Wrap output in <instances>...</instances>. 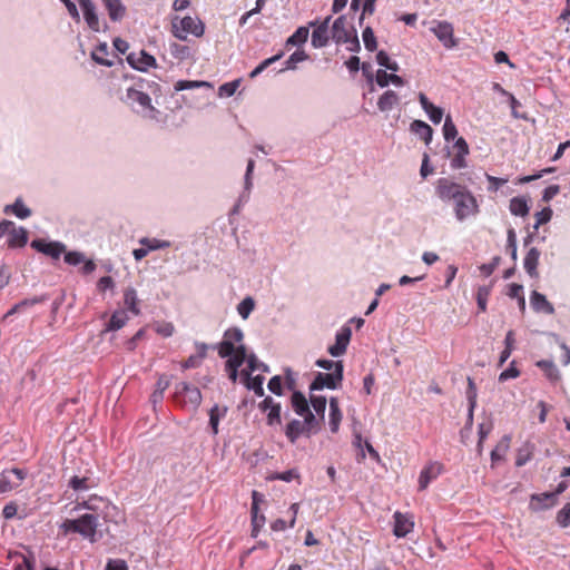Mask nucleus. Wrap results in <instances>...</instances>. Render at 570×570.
<instances>
[{"label":"nucleus","instance_id":"nucleus-21","mask_svg":"<svg viewBox=\"0 0 570 570\" xmlns=\"http://www.w3.org/2000/svg\"><path fill=\"white\" fill-rule=\"evenodd\" d=\"M539 258H540V250L535 247L530 248L524 257L523 266H524L525 272L531 277L539 276V273H538Z\"/></svg>","mask_w":570,"mask_h":570},{"label":"nucleus","instance_id":"nucleus-40","mask_svg":"<svg viewBox=\"0 0 570 570\" xmlns=\"http://www.w3.org/2000/svg\"><path fill=\"white\" fill-rule=\"evenodd\" d=\"M535 365L543 371L548 380L556 382L560 379V373L552 361L541 360Z\"/></svg>","mask_w":570,"mask_h":570},{"label":"nucleus","instance_id":"nucleus-18","mask_svg":"<svg viewBox=\"0 0 570 570\" xmlns=\"http://www.w3.org/2000/svg\"><path fill=\"white\" fill-rule=\"evenodd\" d=\"M126 101L131 105L137 104L144 110H155V108L151 106L150 97L146 92L135 88L127 89Z\"/></svg>","mask_w":570,"mask_h":570},{"label":"nucleus","instance_id":"nucleus-24","mask_svg":"<svg viewBox=\"0 0 570 570\" xmlns=\"http://www.w3.org/2000/svg\"><path fill=\"white\" fill-rule=\"evenodd\" d=\"M242 375L244 376V384L246 385V387L248 390L254 391V393L257 396L264 395V387H263L264 380H265L264 376H262V375L250 376V373L247 372L246 370H243Z\"/></svg>","mask_w":570,"mask_h":570},{"label":"nucleus","instance_id":"nucleus-15","mask_svg":"<svg viewBox=\"0 0 570 570\" xmlns=\"http://www.w3.org/2000/svg\"><path fill=\"white\" fill-rule=\"evenodd\" d=\"M454 154L451 158V167L453 169H462L466 167L465 157L469 155L470 149L466 140L463 137H459L454 142Z\"/></svg>","mask_w":570,"mask_h":570},{"label":"nucleus","instance_id":"nucleus-20","mask_svg":"<svg viewBox=\"0 0 570 570\" xmlns=\"http://www.w3.org/2000/svg\"><path fill=\"white\" fill-rule=\"evenodd\" d=\"M419 101L430 120L435 125L440 124L443 117L442 108L434 106L423 92L419 94Z\"/></svg>","mask_w":570,"mask_h":570},{"label":"nucleus","instance_id":"nucleus-27","mask_svg":"<svg viewBox=\"0 0 570 570\" xmlns=\"http://www.w3.org/2000/svg\"><path fill=\"white\" fill-rule=\"evenodd\" d=\"M411 130L417 135L426 145L432 140L433 129L422 120H414L411 124Z\"/></svg>","mask_w":570,"mask_h":570},{"label":"nucleus","instance_id":"nucleus-3","mask_svg":"<svg viewBox=\"0 0 570 570\" xmlns=\"http://www.w3.org/2000/svg\"><path fill=\"white\" fill-rule=\"evenodd\" d=\"M205 32V24L197 17L186 16L184 18L175 17L171 20V33L179 40H186L187 35H193L197 38L203 37Z\"/></svg>","mask_w":570,"mask_h":570},{"label":"nucleus","instance_id":"nucleus-8","mask_svg":"<svg viewBox=\"0 0 570 570\" xmlns=\"http://www.w3.org/2000/svg\"><path fill=\"white\" fill-rule=\"evenodd\" d=\"M27 472L22 469L13 468L2 471L0 474V493L11 491L23 482Z\"/></svg>","mask_w":570,"mask_h":570},{"label":"nucleus","instance_id":"nucleus-14","mask_svg":"<svg viewBox=\"0 0 570 570\" xmlns=\"http://www.w3.org/2000/svg\"><path fill=\"white\" fill-rule=\"evenodd\" d=\"M351 336V328L348 326H343L336 334L335 344L328 347V353L334 357L345 354Z\"/></svg>","mask_w":570,"mask_h":570},{"label":"nucleus","instance_id":"nucleus-64","mask_svg":"<svg viewBox=\"0 0 570 570\" xmlns=\"http://www.w3.org/2000/svg\"><path fill=\"white\" fill-rule=\"evenodd\" d=\"M106 570H128V567L125 560L111 559L108 561Z\"/></svg>","mask_w":570,"mask_h":570},{"label":"nucleus","instance_id":"nucleus-44","mask_svg":"<svg viewBox=\"0 0 570 570\" xmlns=\"http://www.w3.org/2000/svg\"><path fill=\"white\" fill-rule=\"evenodd\" d=\"M308 33L309 31L307 27L297 28L296 31L287 38L286 48L305 43L308 39Z\"/></svg>","mask_w":570,"mask_h":570},{"label":"nucleus","instance_id":"nucleus-63","mask_svg":"<svg viewBox=\"0 0 570 570\" xmlns=\"http://www.w3.org/2000/svg\"><path fill=\"white\" fill-rule=\"evenodd\" d=\"M268 389L272 393H274L276 395H282L283 389H282L281 376H278V375L273 376L268 382Z\"/></svg>","mask_w":570,"mask_h":570},{"label":"nucleus","instance_id":"nucleus-32","mask_svg":"<svg viewBox=\"0 0 570 570\" xmlns=\"http://www.w3.org/2000/svg\"><path fill=\"white\" fill-rule=\"evenodd\" d=\"M227 406L214 405L209 411V425L212 428L213 434H218V425L219 421L224 419L227 414Z\"/></svg>","mask_w":570,"mask_h":570},{"label":"nucleus","instance_id":"nucleus-38","mask_svg":"<svg viewBox=\"0 0 570 570\" xmlns=\"http://www.w3.org/2000/svg\"><path fill=\"white\" fill-rule=\"evenodd\" d=\"M509 209L512 215L524 217L529 213L528 202L523 197H513L510 200Z\"/></svg>","mask_w":570,"mask_h":570},{"label":"nucleus","instance_id":"nucleus-59","mask_svg":"<svg viewBox=\"0 0 570 570\" xmlns=\"http://www.w3.org/2000/svg\"><path fill=\"white\" fill-rule=\"evenodd\" d=\"M552 217V209L546 207L535 214L534 228L538 229L541 225L547 224Z\"/></svg>","mask_w":570,"mask_h":570},{"label":"nucleus","instance_id":"nucleus-48","mask_svg":"<svg viewBox=\"0 0 570 570\" xmlns=\"http://www.w3.org/2000/svg\"><path fill=\"white\" fill-rule=\"evenodd\" d=\"M362 37H363V42H364L365 48L368 51H375L377 48V41H376V37L374 35L373 29L371 27H366L363 30Z\"/></svg>","mask_w":570,"mask_h":570},{"label":"nucleus","instance_id":"nucleus-54","mask_svg":"<svg viewBox=\"0 0 570 570\" xmlns=\"http://www.w3.org/2000/svg\"><path fill=\"white\" fill-rule=\"evenodd\" d=\"M140 244L142 246H146L148 248V250H156V249H160V248H166L169 246V242L167 240H159L157 238H142L140 240Z\"/></svg>","mask_w":570,"mask_h":570},{"label":"nucleus","instance_id":"nucleus-10","mask_svg":"<svg viewBox=\"0 0 570 570\" xmlns=\"http://www.w3.org/2000/svg\"><path fill=\"white\" fill-rule=\"evenodd\" d=\"M31 247L53 259H58L66 252V246L60 242H46L45 239H35Z\"/></svg>","mask_w":570,"mask_h":570},{"label":"nucleus","instance_id":"nucleus-46","mask_svg":"<svg viewBox=\"0 0 570 570\" xmlns=\"http://www.w3.org/2000/svg\"><path fill=\"white\" fill-rule=\"evenodd\" d=\"M307 59H308V56L304 50H296L285 61V67L283 70H294V69H296V65L298 62L305 61Z\"/></svg>","mask_w":570,"mask_h":570},{"label":"nucleus","instance_id":"nucleus-33","mask_svg":"<svg viewBox=\"0 0 570 570\" xmlns=\"http://www.w3.org/2000/svg\"><path fill=\"white\" fill-rule=\"evenodd\" d=\"M390 82H392L393 85L399 86V87L404 85V80L402 77H400L395 73H387L385 70L379 69L376 72V83L380 87L384 88Z\"/></svg>","mask_w":570,"mask_h":570},{"label":"nucleus","instance_id":"nucleus-60","mask_svg":"<svg viewBox=\"0 0 570 570\" xmlns=\"http://www.w3.org/2000/svg\"><path fill=\"white\" fill-rule=\"evenodd\" d=\"M273 479L275 480H282V481H285V482H291L293 480H297L299 482V479H301V475L299 473L297 472V470L295 469H292V470H288V471H285V472H279V473H276Z\"/></svg>","mask_w":570,"mask_h":570},{"label":"nucleus","instance_id":"nucleus-28","mask_svg":"<svg viewBox=\"0 0 570 570\" xmlns=\"http://www.w3.org/2000/svg\"><path fill=\"white\" fill-rule=\"evenodd\" d=\"M511 444V436L504 435L501 438V440L497 443L494 449L491 452V461L492 463L501 461L504 459L505 454L508 453Z\"/></svg>","mask_w":570,"mask_h":570},{"label":"nucleus","instance_id":"nucleus-36","mask_svg":"<svg viewBox=\"0 0 570 570\" xmlns=\"http://www.w3.org/2000/svg\"><path fill=\"white\" fill-rule=\"evenodd\" d=\"M109 52L106 43H100L91 52V58L95 62L101 66L111 67L114 66V61L108 59Z\"/></svg>","mask_w":570,"mask_h":570},{"label":"nucleus","instance_id":"nucleus-49","mask_svg":"<svg viewBox=\"0 0 570 570\" xmlns=\"http://www.w3.org/2000/svg\"><path fill=\"white\" fill-rule=\"evenodd\" d=\"M491 288L489 286H480L476 291V303L480 312L487 311V303L490 296Z\"/></svg>","mask_w":570,"mask_h":570},{"label":"nucleus","instance_id":"nucleus-29","mask_svg":"<svg viewBox=\"0 0 570 570\" xmlns=\"http://www.w3.org/2000/svg\"><path fill=\"white\" fill-rule=\"evenodd\" d=\"M399 96L393 90H386L377 101V108L381 111H390L399 104Z\"/></svg>","mask_w":570,"mask_h":570},{"label":"nucleus","instance_id":"nucleus-16","mask_svg":"<svg viewBox=\"0 0 570 570\" xmlns=\"http://www.w3.org/2000/svg\"><path fill=\"white\" fill-rule=\"evenodd\" d=\"M354 30H351L347 27V22L344 16L335 19L332 26V39L336 43H347L350 41L351 36L354 33Z\"/></svg>","mask_w":570,"mask_h":570},{"label":"nucleus","instance_id":"nucleus-6","mask_svg":"<svg viewBox=\"0 0 570 570\" xmlns=\"http://www.w3.org/2000/svg\"><path fill=\"white\" fill-rule=\"evenodd\" d=\"M244 338L243 332L237 328H228L224 333L223 341L218 344V355L223 358L227 357L235 350H237L238 345H243L242 341Z\"/></svg>","mask_w":570,"mask_h":570},{"label":"nucleus","instance_id":"nucleus-22","mask_svg":"<svg viewBox=\"0 0 570 570\" xmlns=\"http://www.w3.org/2000/svg\"><path fill=\"white\" fill-rule=\"evenodd\" d=\"M111 21H120L126 14V7L121 0H102Z\"/></svg>","mask_w":570,"mask_h":570},{"label":"nucleus","instance_id":"nucleus-2","mask_svg":"<svg viewBox=\"0 0 570 570\" xmlns=\"http://www.w3.org/2000/svg\"><path fill=\"white\" fill-rule=\"evenodd\" d=\"M97 528L98 515L92 513L82 514L78 519H66L60 525L63 534L79 533L90 542L97 541Z\"/></svg>","mask_w":570,"mask_h":570},{"label":"nucleus","instance_id":"nucleus-42","mask_svg":"<svg viewBox=\"0 0 570 570\" xmlns=\"http://www.w3.org/2000/svg\"><path fill=\"white\" fill-rule=\"evenodd\" d=\"M302 416L304 417V421L302 423L305 424L307 438L311 436L312 434H316L321 430V423L323 421H321V417L316 419V416L311 412V410H308V412H306Z\"/></svg>","mask_w":570,"mask_h":570},{"label":"nucleus","instance_id":"nucleus-5","mask_svg":"<svg viewBox=\"0 0 570 570\" xmlns=\"http://www.w3.org/2000/svg\"><path fill=\"white\" fill-rule=\"evenodd\" d=\"M343 370L344 365L342 361H337V371H333L332 373H322L318 372L313 382L309 385L311 391H320L323 389L335 390L337 389L343 381Z\"/></svg>","mask_w":570,"mask_h":570},{"label":"nucleus","instance_id":"nucleus-4","mask_svg":"<svg viewBox=\"0 0 570 570\" xmlns=\"http://www.w3.org/2000/svg\"><path fill=\"white\" fill-rule=\"evenodd\" d=\"M202 393L198 387L180 382L176 385L174 400L183 407L196 411L202 403Z\"/></svg>","mask_w":570,"mask_h":570},{"label":"nucleus","instance_id":"nucleus-37","mask_svg":"<svg viewBox=\"0 0 570 570\" xmlns=\"http://www.w3.org/2000/svg\"><path fill=\"white\" fill-rule=\"evenodd\" d=\"M228 360L226 361V367H240L242 364L246 361L247 362V355H246V348L244 345H238L237 350H235L232 354H229Z\"/></svg>","mask_w":570,"mask_h":570},{"label":"nucleus","instance_id":"nucleus-61","mask_svg":"<svg viewBox=\"0 0 570 570\" xmlns=\"http://www.w3.org/2000/svg\"><path fill=\"white\" fill-rule=\"evenodd\" d=\"M492 431V423L491 422H483L479 424V442L478 448L481 450L483 441L487 439V436Z\"/></svg>","mask_w":570,"mask_h":570},{"label":"nucleus","instance_id":"nucleus-25","mask_svg":"<svg viewBox=\"0 0 570 570\" xmlns=\"http://www.w3.org/2000/svg\"><path fill=\"white\" fill-rule=\"evenodd\" d=\"M139 303L140 299L138 298L136 289L132 287H127L124 291V304L127 309L135 316L140 314Z\"/></svg>","mask_w":570,"mask_h":570},{"label":"nucleus","instance_id":"nucleus-53","mask_svg":"<svg viewBox=\"0 0 570 570\" xmlns=\"http://www.w3.org/2000/svg\"><path fill=\"white\" fill-rule=\"evenodd\" d=\"M255 307L254 299L252 297L244 298L237 306V312L243 318H247L248 315Z\"/></svg>","mask_w":570,"mask_h":570},{"label":"nucleus","instance_id":"nucleus-55","mask_svg":"<svg viewBox=\"0 0 570 570\" xmlns=\"http://www.w3.org/2000/svg\"><path fill=\"white\" fill-rule=\"evenodd\" d=\"M267 424L271 426L282 424L281 404L279 403L277 405H273L272 409L268 410Z\"/></svg>","mask_w":570,"mask_h":570},{"label":"nucleus","instance_id":"nucleus-45","mask_svg":"<svg viewBox=\"0 0 570 570\" xmlns=\"http://www.w3.org/2000/svg\"><path fill=\"white\" fill-rule=\"evenodd\" d=\"M96 484L87 476L79 478L72 476L69 481V487L75 491H86L94 488Z\"/></svg>","mask_w":570,"mask_h":570},{"label":"nucleus","instance_id":"nucleus-23","mask_svg":"<svg viewBox=\"0 0 570 570\" xmlns=\"http://www.w3.org/2000/svg\"><path fill=\"white\" fill-rule=\"evenodd\" d=\"M343 414L336 397L330 399V429L332 433H336L340 429Z\"/></svg>","mask_w":570,"mask_h":570},{"label":"nucleus","instance_id":"nucleus-41","mask_svg":"<svg viewBox=\"0 0 570 570\" xmlns=\"http://www.w3.org/2000/svg\"><path fill=\"white\" fill-rule=\"evenodd\" d=\"M533 450V444L529 442L519 448L515 455V465L523 466L525 463H528L532 459Z\"/></svg>","mask_w":570,"mask_h":570},{"label":"nucleus","instance_id":"nucleus-11","mask_svg":"<svg viewBox=\"0 0 570 570\" xmlns=\"http://www.w3.org/2000/svg\"><path fill=\"white\" fill-rule=\"evenodd\" d=\"M128 63L139 71H147L149 68L157 67V61L154 56L145 50L139 52H131L127 56Z\"/></svg>","mask_w":570,"mask_h":570},{"label":"nucleus","instance_id":"nucleus-19","mask_svg":"<svg viewBox=\"0 0 570 570\" xmlns=\"http://www.w3.org/2000/svg\"><path fill=\"white\" fill-rule=\"evenodd\" d=\"M530 304L534 312L544 313L548 315H552L554 313L553 305L547 299V297L537 292L532 291L530 295Z\"/></svg>","mask_w":570,"mask_h":570},{"label":"nucleus","instance_id":"nucleus-35","mask_svg":"<svg viewBox=\"0 0 570 570\" xmlns=\"http://www.w3.org/2000/svg\"><path fill=\"white\" fill-rule=\"evenodd\" d=\"M4 214H13L20 219L28 218L31 210L24 206L21 198H17L12 205H7L3 209Z\"/></svg>","mask_w":570,"mask_h":570},{"label":"nucleus","instance_id":"nucleus-9","mask_svg":"<svg viewBox=\"0 0 570 570\" xmlns=\"http://www.w3.org/2000/svg\"><path fill=\"white\" fill-rule=\"evenodd\" d=\"M444 471V465L439 461L429 462L420 472L419 491H424L429 484L436 480Z\"/></svg>","mask_w":570,"mask_h":570},{"label":"nucleus","instance_id":"nucleus-50","mask_svg":"<svg viewBox=\"0 0 570 570\" xmlns=\"http://www.w3.org/2000/svg\"><path fill=\"white\" fill-rule=\"evenodd\" d=\"M283 52L281 51L279 53L268 58V59H265L264 61H262L250 73H249V77L253 79L255 77H257L259 73H262L267 67H269L272 63L278 61L282 57H283Z\"/></svg>","mask_w":570,"mask_h":570},{"label":"nucleus","instance_id":"nucleus-43","mask_svg":"<svg viewBox=\"0 0 570 570\" xmlns=\"http://www.w3.org/2000/svg\"><path fill=\"white\" fill-rule=\"evenodd\" d=\"M200 87L207 88L209 90L213 89V85L204 80H179L174 86L175 91H181Z\"/></svg>","mask_w":570,"mask_h":570},{"label":"nucleus","instance_id":"nucleus-52","mask_svg":"<svg viewBox=\"0 0 570 570\" xmlns=\"http://www.w3.org/2000/svg\"><path fill=\"white\" fill-rule=\"evenodd\" d=\"M466 397H468L469 405H470V416L472 417L473 409L476 405V387L471 377H468Z\"/></svg>","mask_w":570,"mask_h":570},{"label":"nucleus","instance_id":"nucleus-62","mask_svg":"<svg viewBox=\"0 0 570 570\" xmlns=\"http://www.w3.org/2000/svg\"><path fill=\"white\" fill-rule=\"evenodd\" d=\"M65 262L69 265L75 266L85 262V256L82 253L79 252H68L65 253Z\"/></svg>","mask_w":570,"mask_h":570},{"label":"nucleus","instance_id":"nucleus-51","mask_svg":"<svg viewBox=\"0 0 570 570\" xmlns=\"http://www.w3.org/2000/svg\"><path fill=\"white\" fill-rule=\"evenodd\" d=\"M458 135L456 126L454 125L451 116L445 117L443 125V136L446 141L453 140Z\"/></svg>","mask_w":570,"mask_h":570},{"label":"nucleus","instance_id":"nucleus-57","mask_svg":"<svg viewBox=\"0 0 570 570\" xmlns=\"http://www.w3.org/2000/svg\"><path fill=\"white\" fill-rule=\"evenodd\" d=\"M239 86V80H234V81H230V82H225L223 83L219 89H218V94L220 97H230L235 94V91L237 90Z\"/></svg>","mask_w":570,"mask_h":570},{"label":"nucleus","instance_id":"nucleus-58","mask_svg":"<svg viewBox=\"0 0 570 570\" xmlns=\"http://www.w3.org/2000/svg\"><path fill=\"white\" fill-rule=\"evenodd\" d=\"M247 367L248 370L246 371L249 372L250 374L255 371H268V367L264 363L259 362L257 357L253 354L247 357Z\"/></svg>","mask_w":570,"mask_h":570},{"label":"nucleus","instance_id":"nucleus-13","mask_svg":"<svg viewBox=\"0 0 570 570\" xmlns=\"http://www.w3.org/2000/svg\"><path fill=\"white\" fill-rule=\"evenodd\" d=\"M331 17H327L325 20L316 24L315 21H312L309 24L312 27H315V29L312 32V46L314 48H323L327 46L330 41V31H328V23H330Z\"/></svg>","mask_w":570,"mask_h":570},{"label":"nucleus","instance_id":"nucleus-12","mask_svg":"<svg viewBox=\"0 0 570 570\" xmlns=\"http://www.w3.org/2000/svg\"><path fill=\"white\" fill-rule=\"evenodd\" d=\"M394 527L393 533L397 538H404L414 529L413 515L409 513H402L400 511L394 512Z\"/></svg>","mask_w":570,"mask_h":570},{"label":"nucleus","instance_id":"nucleus-1","mask_svg":"<svg viewBox=\"0 0 570 570\" xmlns=\"http://www.w3.org/2000/svg\"><path fill=\"white\" fill-rule=\"evenodd\" d=\"M435 194L443 202H453L454 214L462 222L479 213V204L466 186L450 178H440L435 183Z\"/></svg>","mask_w":570,"mask_h":570},{"label":"nucleus","instance_id":"nucleus-56","mask_svg":"<svg viewBox=\"0 0 570 570\" xmlns=\"http://www.w3.org/2000/svg\"><path fill=\"white\" fill-rule=\"evenodd\" d=\"M557 522L562 528L570 525V503L564 504V507L558 511Z\"/></svg>","mask_w":570,"mask_h":570},{"label":"nucleus","instance_id":"nucleus-17","mask_svg":"<svg viewBox=\"0 0 570 570\" xmlns=\"http://www.w3.org/2000/svg\"><path fill=\"white\" fill-rule=\"evenodd\" d=\"M79 6L83 12L86 23L92 31L100 30L99 17L96 11V6L91 0H78Z\"/></svg>","mask_w":570,"mask_h":570},{"label":"nucleus","instance_id":"nucleus-31","mask_svg":"<svg viewBox=\"0 0 570 570\" xmlns=\"http://www.w3.org/2000/svg\"><path fill=\"white\" fill-rule=\"evenodd\" d=\"M28 242V233L23 227L12 228L8 237V246L23 247Z\"/></svg>","mask_w":570,"mask_h":570},{"label":"nucleus","instance_id":"nucleus-34","mask_svg":"<svg viewBox=\"0 0 570 570\" xmlns=\"http://www.w3.org/2000/svg\"><path fill=\"white\" fill-rule=\"evenodd\" d=\"M534 502L538 503L537 509L552 508L557 503L556 493L544 492V493H539V494H532L531 495V504H533Z\"/></svg>","mask_w":570,"mask_h":570},{"label":"nucleus","instance_id":"nucleus-39","mask_svg":"<svg viewBox=\"0 0 570 570\" xmlns=\"http://www.w3.org/2000/svg\"><path fill=\"white\" fill-rule=\"evenodd\" d=\"M292 407L297 415H304L309 410L308 402L305 395L298 391L292 395Z\"/></svg>","mask_w":570,"mask_h":570},{"label":"nucleus","instance_id":"nucleus-7","mask_svg":"<svg viewBox=\"0 0 570 570\" xmlns=\"http://www.w3.org/2000/svg\"><path fill=\"white\" fill-rule=\"evenodd\" d=\"M430 29L446 49L456 47L458 40L454 37L453 26L448 21H434Z\"/></svg>","mask_w":570,"mask_h":570},{"label":"nucleus","instance_id":"nucleus-26","mask_svg":"<svg viewBox=\"0 0 570 570\" xmlns=\"http://www.w3.org/2000/svg\"><path fill=\"white\" fill-rule=\"evenodd\" d=\"M305 424L299 420H292L285 429V435L291 441V443H295L301 435L307 436V431H305Z\"/></svg>","mask_w":570,"mask_h":570},{"label":"nucleus","instance_id":"nucleus-30","mask_svg":"<svg viewBox=\"0 0 570 570\" xmlns=\"http://www.w3.org/2000/svg\"><path fill=\"white\" fill-rule=\"evenodd\" d=\"M128 320L127 312L125 309H118L111 315L104 332L118 331L126 325Z\"/></svg>","mask_w":570,"mask_h":570},{"label":"nucleus","instance_id":"nucleus-47","mask_svg":"<svg viewBox=\"0 0 570 570\" xmlns=\"http://www.w3.org/2000/svg\"><path fill=\"white\" fill-rule=\"evenodd\" d=\"M309 401L316 414L321 416V421H324V414L327 403L326 397L322 395H311Z\"/></svg>","mask_w":570,"mask_h":570}]
</instances>
